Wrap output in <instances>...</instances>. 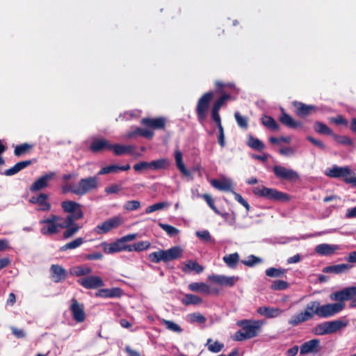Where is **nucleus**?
Instances as JSON below:
<instances>
[{
	"label": "nucleus",
	"mask_w": 356,
	"mask_h": 356,
	"mask_svg": "<svg viewBox=\"0 0 356 356\" xmlns=\"http://www.w3.org/2000/svg\"><path fill=\"white\" fill-rule=\"evenodd\" d=\"M356 295V286L346 287L330 295V298L335 303L321 305L320 318H329L341 312L345 308V301Z\"/></svg>",
	"instance_id": "obj_1"
},
{
	"label": "nucleus",
	"mask_w": 356,
	"mask_h": 356,
	"mask_svg": "<svg viewBox=\"0 0 356 356\" xmlns=\"http://www.w3.org/2000/svg\"><path fill=\"white\" fill-rule=\"evenodd\" d=\"M325 175L332 178H341L346 184L356 187V173L350 167H339L334 165L332 168L326 169Z\"/></svg>",
	"instance_id": "obj_2"
},
{
	"label": "nucleus",
	"mask_w": 356,
	"mask_h": 356,
	"mask_svg": "<svg viewBox=\"0 0 356 356\" xmlns=\"http://www.w3.org/2000/svg\"><path fill=\"white\" fill-rule=\"evenodd\" d=\"M182 252L183 250L180 246H173L168 250H159L150 253L148 255V259L154 264H159L161 261L167 263L180 258Z\"/></svg>",
	"instance_id": "obj_3"
},
{
	"label": "nucleus",
	"mask_w": 356,
	"mask_h": 356,
	"mask_svg": "<svg viewBox=\"0 0 356 356\" xmlns=\"http://www.w3.org/2000/svg\"><path fill=\"white\" fill-rule=\"evenodd\" d=\"M252 193L256 196L274 202H286L291 200L289 195L287 193L277 191L275 188H267L264 186L254 187Z\"/></svg>",
	"instance_id": "obj_4"
},
{
	"label": "nucleus",
	"mask_w": 356,
	"mask_h": 356,
	"mask_svg": "<svg viewBox=\"0 0 356 356\" xmlns=\"http://www.w3.org/2000/svg\"><path fill=\"white\" fill-rule=\"evenodd\" d=\"M348 321L338 319L332 321H326L317 324L312 330L315 335H327L337 332L342 328L347 327Z\"/></svg>",
	"instance_id": "obj_5"
},
{
	"label": "nucleus",
	"mask_w": 356,
	"mask_h": 356,
	"mask_svg": "<svg viewBox=\"0 0 356 356\" xmlns=\"http://www.w3.org/2000/svg\"><path fill=\"white\" fill-rule=\"evenodd\" d=\"M61 208L65 213H68L65 220L67 223L73 220H78L83 218V212L81 205L72 200H65L61 202Z\"/></svg>",
	"instance_id": "obj_6"
},
{
	"label": "nucleus",
	"mask_w": 356,
	"mask_h": 356,
	"mask_svg": "<svg viewBox=\"0 0 356 356\" xmlns=\"http://www.w3.org/2000/svg\"><path fill=\"white\" fill-rule=\"evenodd\" d=\"M213 97V92L211 91L204 93L197 101L195 112L197 120L203 124L207 115L210 103Z\"/></svg>",
	"instance_id": "obj_7"
},
{
	"label": "nucleus",
	"mask_w": 356,
	"mask_h": 356,
	"mask_svg": "<svg viewBox=\"0 0 356 356\" xmlns=\"http://www.w3.org/2000/svg\"><path fill=\"white\" fill-rule=\"evenodd\" d=\"M238 326L242 327L249 339L257 337L261 332L264 321L260 320L244 319L236 323Z\"/></svg>",
	"instance_id": "obj_8"
},
{
	"label": "nucleus",
	"mask_w": 356,
	"mask_h": 356,
	"mask_svg": "<svg viewBox=\"0 0 356 356\" xmlns=\"http://www.w3.org/2000/svg\"><path fill=\"white\" fill-rule=\"evenodd\" d=\"M99 179L96 176L82 178L79 180L74 194L82 196L98 188Z\"/></svg>",
	"instance_id": "obj_9"
},
{
	"label": "nucleus",
	"mask_w": 356,
	"mask_h": 356,
	"mask_svg": "<svg viewBox=\"0 0 356 356\" xmlns=\"http://www.w3.org/2000/svg\"><path fill=\"white\" fill-rule=\"evenodd\" d=\"M273 171L275 177L281 180L293 182L300 179V176L296 171L282 165H275L273 168Z\"/></svg>",
	"instance_id": "obj_10"
},
{
	"label": "nucleus",
	"mask_w": 356,
	"mask_h": 356,
	"mask_svg": "<svg viewBox=\"0 0 356 356\" xmlns=\"http://www.w3.org/2000/svg\"><path fill=\"white\" fill-rule=\"evenodd\" d=\"M122 224V218L119 216H115L99 224L95 227V232L98 234L108 233L113 229L118 228Z\"/></svg>",
	"instance_id": "obj_11"
},
{
	"label": "nucleus",
	"mask_w": 356,
	"mask_h": 356,
	"mask_svg": "<svg viewBox=\"0 0 356 356\" xmlns=\"http://www.w3.org/2000/svg\"><path fill=\"white\" fill-rule=\"evenodd\" d=\"M102 246L106 254H114L122 251L129 252V245L124 244L121 238L113 243H102Z\"/></svg>",
	"instance_id": "obj_12"
},
{
	"label": "nucleus",
	"mask_w": 356,
	"mask_h": 356,
	"mask_svg": "<svg viewBox=\"0 0 356 356\" xmlns=\"http://www.w3.org/2000/svg\"><path fill=\"white\" fill-rule=\"evenodd\" d=\"M77 282L87 289H96L104 286L102 277L94 275L80 278L77 280Z\"/></svg>",
	"instance_id": "obj_13"
},
{
	"label": "nucleus",
	"mask_w": 356,
	"mask_h": 356,
	"mask_svg": "<svg viewBox=\"0 0 356 356\" xmlns=\"http://www.w3.org/2000/svg\"><path fill=\"white\" fill-rule=\"evenodd\" d=\"M208 279L213 283L218 284L223 286L232 287L238 281V277L225 276L222 275H209Z\"/></svg>",
	"instance_id": "obj_14"
},
{
	"label": "nucleus",
	"mask_w": 356,
	"mask_h": 356,
	"mask_svg": "<svg viewBox=\"0 0 356 356\" xmlns=\"http://www.w3.org/2000/svg\"><path fill=\"white\" fill-rule=\"evenodd\" d=\"M55 177L56 172H50L40 177L31 184L30 191L31 192H36L47 188L49 186V182L54 179Z\"/></svg>",
	"instance_id": "obj_15"
},
{
	"label": "nucleus",
	"mask_w": 356,
	"mask_h": 356,
	"mask_svg": "<svg viewBox=\"0 0 356 356\" xmlns=\"http://www.w3.org/2000/svg\"><path fill=\"white\" fill-rule=\"evenodd\" d=\"M292 104L296 109V114L300 118L307 117L314 113H316L318 110L316 106L307 105L301 102L293 101Z\"/></svg>",
	"instance_id": "obj_16"
},
{
	"label": "nucleus",
	"mask_w": 356,
	"mask_h": 356,
	"mask_svg": "<svg viewBox=\"0 0 356 356\" xmlns=\"http://www.w3.org/2000/svg\"><path fill=\"white\" fill-rule=\"evenodd\" d=\"M70 310L75 321L77 323H82L85 321L86 314L84 311V306L83 304L79 303L74 298L72 300Z\"/></svg>",
	"instance_id": "obj_17"
},
{
	"label": "nucleus",
	"mask_w": 356,
	"mask_h": 356,
	"mask_svg": "<svg viewBox=\"0 0 356 356\" xmlns=\"http://www.w3.org/2000/svg\"><path fill=\"white\" fill-rule=\"evenodd\" d=\"M50 277L56 283L65 280L67 277V270L59 264H52L49 268Z\"/></svg>",
	"instance_id": "obj_18"
},
{
	"label": "nucleus",
	"mask_w": 356,
	"mask_h": 356,
	"mask_svg": "<svg viewBox=\"0 0 356 356\" xmlns=\"http://www.w3.org/2000/svg\"><path fill=\"white\" fill-rule=\"evenodd\" d=\"M111 143L105 138H95L92 140L89 149L93 153H98L103 151H110Z\"/></svg>",
	"instance_id": "obj_19"
},
{
	"label": "nucleus",
	"mask_w": 356,
	"mask_h": 356,
	"mask_svg": "<svg viewBox=\"0 0 356 356\" xmlns=\"http://www.w3.org/2000/svg\"><path fill=\"white\" fill-rule=\"evenodd\" d=\"M320 341L318 339H311L302 343L300 347V354L305 355L309 353H317L319 350Z\"/></svg>",
	"instance_id": "obj_20"
},
{
	"label": "nucleus",
	"mask_w": 356,
	"mask_h": 356,
	"mask_svg": "<svg viewBox=\"0 0 356 356\" xmlns=\"http://www.w3.org/2000/svg\"><path fill=\"white\" fill-rule=\"evenodd\" d=\"M49 195L45 193H40L38 196H32L29 202L31 204H38L40 206L39 211H47L51 209V204L47 202Z\"/></svg>",
	"instance_id": "obj_21"
},
{
	"label": "nucleus",
	"mask_w": 356,
	"mask_h": 356,
	"mask_svg": "<svg viewBox=\"0 0 356 356\" xmlns=\"http://www.w3.org/2000/svg\"><path fill=\"white\" fill-rule=\"evenodd\" d=\"M76 220H73L71 223H67V220H65L63 223L60 224V227L65 229L63 236L64 238H69L73 236L81 228L79 224L75 222Z\"/></svg>",
	"instance_id": "obj_22"
},
{
	"label": "nucleus",
	"mask_w": 356,
	"mask_h": 356,
	"mask_svg": "<svg viewBox=\"0 0 356 356\" xmlns=\"http://www.w3.org/2000/svg\"><path fill=\"white\" fill-rule=\"evenodd\" d=\"M141 122L143 125L153 129H163L166 120L163 117L156 118H145L142 120Z\"/></svg>",
	"instance_id": "obj_23"
},
{
	"label": "nucleus",
	"mask_w": 356,
	"mask_h": 356,
	"mask_svg": "<svg viewBox=\"0 0 356 356\" xmlns=\"http://www.w3.org/2000/svg\"><path fill=\"white\" fill-rule=\"evenodd\" d=\"M122 295V290L118 287L111 289H101L95 293L96 297L104 298H120Z\"/></svg>",
	"instance_id": "obj_24"
},
{
	"label": "nucleus",
	"mask_w": 356,
	"mask_h": 356,
	"mask_svg": "<svg viewBox=\"0 0 356 356\" xmlns=\"http://www.w3.org/2000/svg\"><path fill=\"white\" fill-rule=\"evenodd\" d=\"M281 115L279 118L280 122L286 127L291 129H296L302 127V123L300 121H296L292 117L286 113L283 108L281 109Z\"/></svg>",
	"instance_id": "obj_25"
},
{
	"label": "nucleus",
	"mask_w": 356,
	"mask_h": 356,
	"mask_svg": "<svg viewBox=\"0 0 356 356\" xmlns=\"http://www.w3.org/2000/svg\"><path fill=\"white\" fill-rule=\"evenodd\" d=\"M312 318L313 314L311 312H302L299 314L292 316L289 320V324L293 327H295L303 322L312 319Z\"/></svg>",
	"instance_id": "obj_26"
},
{
	"label": "nucleus",
	"mask_w": 356,
	"mask_h": 356,
	"mask_svg": "<svg viewBox=\"0 0 356 356\" xmlns=\"http://www.w3.org/2000/svg\"><path fill=\"white\" fill-rule=\"evenodd\" d=\"M35 161L33 160H26L17 163L12 168L7 169L4 171L3 175L6 176H13L17 173H18L22 170L27 168L31 165Z\"/></svg>",
	"instance_id": "obj_27"
},
{
	"label": "nucleus",
	"mask_w": 356,
	"mask_h": 356,
	"mask_svg": "<svg viewBox=\"0 0 356 356\" xmlns=\"http://www.w3.org/2000/svg\"><path fill=\"white\" fill-rule=\"evenodd\" d=\"M257 313L266 318H272L280 316L282 314V310L270 307H260L257 309Z\"/></svg>",
	"instance_id": "obj_28"
},
{
	"label": "nucleus",
	"mask_w": 356,
	"mask_h": 356,
	"mask_svg": "<svg viewBox=\"0 0 356 356\" xmlns=\"http://www.w3.org/2000/svg\"><path fill=\"white\" fill-rule=\"evenodd\" d=\"M339 249L336 245H330L327 243L319 244L315 248V252L322 256H330L334 253Z\"/></svg>",
	"instance_id": "obj_29"
},
{
	"label": "nucleus",
	"mask_w": 356,
	"mask_h": 356,
	"mask_svg": "<svg viewBox=\"0 0 356 356\" xmlns=\"http://www.w3.org/2000/svg\"><path fill=\"white\" fill-rule=\"evenodd\" d=\"M352 266L347 264H341L326 266L323 271L325 273L339 274L349 270Z\"/></svg>",
	"instance_id": "obj_30"
},
{
	"label": "nucleus",
	"mask_w": 356,
	"mask_h": 356,
	"mask_svg": "<svg viewBox=\"0 0 356 356\" xmlns=\"http://www.w3.org/2000/svg\"><path fill=\"white\" fill-rule=\"evenodd\" d=\"M42 225L40 228V233L44 236H52L59 232V225H54L51 223H40Z\"/></svg>",
	"instance_id": "obj_31"
},
{
	"label": "nucleus",
	"mask_w": 356,
	"mask_h": 356,
	"mask_svg": "<svg viewBox=\"0 0 356 356\" xmlns=\"http://www.w3.org/2000/svg\"><path fill=\"white\" fill-rule=\"evenodd\" d=\"M211 184L221 191H230L232 190V184L226 179H212Z\"/></svg>",
	"instance_id": "obj_32"
},
{
	"label": "nucleus",
	"mask_w": 356,
	"mask_h": 356,
	"mask_svg": "<svg viewBox=\"0 0 356 356\" xmlns=\"http://www.w3.org/2000/svg\"><path fill=\"white\" fill-rule=\"evenodd\" d=\"M182 270L185 273L193 270L196 273L199 274L204 270V267L200 265L196 261L188 260L185 263Z\"/></svg>",
	"instance_id": "obj_33"
},
{
	"label": "nucleus",
	"mask_w": 356,
	"mask_h": 356,
	"mask_svg": "<svg viewBox=\"0 0 356 356\" xmlns=\"http://www.w3.org/2000/svg\"><path fill=\"white\" fill-rule=\"evenodd\" d=\"M188 289L192 291H200L206 294L211 292L210 286L204 282H192L188 285Z\"/></svg>",
	"instance_id": "obj_34"
},
{
	"label": "nucleus",
	"mask_w": 356,
	"mask_h": 356,
	"mask_svg": "<svg viewBox=\"0 0 356 356\" xmlns=\"http://www.w3.org/2000/svg\"><path fill=\"white\" fill-rule=\"evenodd\" d=\"M223 261L230 268H236L239 261V254L237 252L227 254L222 258Z\"/></svg>",
	"instance_id": "obj_35"
},
{
	"label": "nucleus",
	"mask_w": 356,
	"mask_h": 356,
	"mask_svg": "<svg viewBox=\"0 0 356 356\" xmlns=\"http://www.w3.org/2000/svg\"><path fill=\"white\" fill-rule=\"evenodd\" d=\"M261 123L264 126L273 131H277L279 129V125L275 120L268 115H263L261 118Z\"/></svg>",
	"instance_id": "obj_36"
},
{
	"label": "nucleus",
	"mask_w": 356,
	"mask_h": 356,
	"mask_svg": "<svg viewBox=\"0 0 356 356\" xmlns=\"http://www.w3.org/2000/svg\"><path fill=\"white\" fill-rule=\"evenodd\" d=\"M132 150L131 146L123 145L120 144H111L110 151H113L116 156L122 155L131 152Z\"/></svg>",
	"instance_id": "obj_37"
},
{
	"label": "nucleus",
	"mask_w": 356,
	"mask_h": 356,
	"mask_svg": "<svg viewBox=\"0 0 356 356\" xmlns=\"http://www.w3.org/2000/svg\"><path fill=\"white\" fill-rule=\"evenodd\" d=\"M175 159L177 167L180 170V172L185 175H188L189 171L186 169V168L183 162V155H182V153L179 150L175 151Z\"/></svg>",
	"instance_id": "obj_38"
},
{
	"label": "nucleus",
	"mask_w": 356,
	"mask_h": 356,
	"mask_svg": "<svg viewBox=\"0 0 356 356\" xmlns=\"http://www.w3.org/2000/svg\"><path fill=\"white\" fill-rule=\"evenodd\" d=\"M150 245L151 243L148 241H138L132 245H129V252H141L147 250Z\"/></svg>",
	"instance_id": "obj_39"
},
{
	"label": "nucleus",
	"mask_w": 356,
	"mask_h": 356,
	"mask_svg": "<svg viewBox=\"0 0 356 356\" xmlns=\"http://www.w3.org/2000/svg\"><path fill=\"white\" fill-rule=\"evenodd\" d=\"M183 305L188 306L190 305H199L202 302V299L196 295L188 293L186 294L181 300Z\"/></svg>",
	"instance_id": "obj_40"
},
{
	"label": "nucleus",
	"mask_w": 356,
	"mask_h": 356,
	"mask_svg": "<svg viewBox=\"0 0 356 356\" xmlns=\"http://www.w3.org/2000/svg\"><path fill=\"white\" fill-rule=\"evenodd\" d=\"M314 130L320 134L324 135H330L333 136L334 134L332 130L328 127L326 124L321 122H316L314 125Z\"/></svg>",
	"instance_id": "obj_41"
},
{
	"label": "nucleus",
	"mask_w": 356,
	"mask_h": 356,
	"mask_svg": "<svg viewBox=\"0 0 356 356\" xmlns=\"http://www.w3.org/2000/svg\"><path fill=\"white\" fill-rule=\"evenodd\" d=\"M170 163L167 159L162 158L150 162V169L153 170H159L165 169Z\"/></svg>",
	"instance_id": "obj_42"
},
{
	"label": "nucleus",
	"mask_w": 356,
	"mask_h": 356,
	"mask_svg": "<svg viewBox=\"0 0 356 356\" xmlns=\"http://www.w3.org/2000/svg\"><path fill=\"white\" fill-rule=\"evenodd\" d=\"M320 312H321V303L319 301H311L309 303H307L305 310L304 312H311L313 314V316L314 314L317 315L318 317L320 316Z\"/></svg>",
	"instance_id": "obj_43"
},
{
	"label": "nucleus",
	"mask_w": 356,
	"mask_h": 356,
	"mask_svg": "<svg viewBox=\"0 0 356 356\" xmlns=\"http://www.w3.org/2000/svg\"><path fill=\"white\" fill-rule=\"evenodd\" d=\"M83 243H84V240H83V238H81V237L80 238H76L74 241H70V242L65 244L64 245L61 246L60 248V250L61 252H64V251H66L67 250L75 249V248L79 247Z\"/></svg>",
	"instance_id": "obj_44"
},
{
	"label": "nucleus",
	"mask_w": 356,
	"mask_h": 356,
	"mask_svg": "<svg viewBox=\"0 0 356 356\" xmlns=\"http://www.w3.org/2000/svg\"><path fill=\"white\" fill-rule=\"evenodd\" d=\"M33 148V145L29 143H22L17 145L14 149V154L16 156H21L28 153Z\"/></svg>",
	"instance_id": "obj_45"
},
{
	"label": "nucleus",
	"mask_w": 356,
	"mask_h": 356,
	"mask_svg": "<svg viewBox=\"0 0 356 356\" xmlns=\"http://www.w3.org/2000/svg\"><path fill=\"white\" fill-rule=\"evenodd\" d=\"M213 341L211 339H208L206 346H207L208 350L211 353H219L220 352L222 348H224V344L218 342V341H216L215 342L212 343Z\"/></svg>",
	"instance_id": "obj_46"
},
{
	"label": "nucleus",
	"mask_w": 356,
	"mask_h": 356,
	"mask_svg": "<svg viewBox=\"0 0 356 356\" xmlns=\"http://www.w3.org/2000/svg\"><path fill=\"white\" fill-rule=\"evenodd\" d=\"M248 145L253 149L261 151L264 148V144L258 138L250 136Z\"/></svg>",
	"instance_id": "obj_47"
},
{
	"label": "nucleus",
	"mask_w": 356,
	"mask_h": 356,
	"mask_svg": "<svg viewBox=\"0 0 356 356\" xmlns=\"http://www.w3.org/2000/svg\"><path fill=\"white\" fill-rule=\"evenodd\" d=\"M169 206H170V203L168 202H157V203H155L154 204H152V205L147 207L145 209V213H150L154 212L156 211H159V210H161L165 208H167Z\"/></svg>",
	"instance_id": "obj_48"
},
{
	"label": "nucleus",
	"mask_w": 356,
	"mask_h": 356,
	"mask_svg": "<svg viewBox=\"0 0 356 356\" xmlns=\"http://www.w3.org/2000/svg\"><path fill=\"white\" fill-rule=\"evenodd\" d=\"M158 225L170 237L176 236L179 232V230L177 228L170 225L165 224L163 222H159Z\"/></svg>",
	"instance_id": "obj_49"
},
{
	"label": "nucleus",
	"mask_w": 356,
	"mask_h": 356,
	"mask_svg": "<svg viewBox=\"0 0 356 356\" xmlns=\"http://www.w3.org/2000/svg\"><path fill=\"white\" fill-rule=\"evenodd\" d=\"M161 323L162 325H163L165 327L166 329H168L170 331H172L175 332H178V333H179L182 331L181 327L179 325H177V323H175L171 321L163 318L161 321Z\"/></svg>",
	"instance_id": "obj_50"
},
{
	"label": "nucleus",
	"mask_w": 356,
	"mask_h": 356,
	"mask_svg": "<svg viewBox=\"0 0 356 356\" xmlns=\"http://www.w3.org/2000/svg\"><path fill=\"white\" fill-rule=\"evenodd\" d=\"M92 273V268L88 266H78L73 268L72 273L76 276H83Z\"/></svg>",
	"instance_id": "obj_51"
},
{
	"label": "nucleus",
	"mask_w": 356,
	"mask_h": 356,
	"mask_svg": "<svg viewBox=\"0 0 356 356\" xmlns=\"http://www.w3.org/2000/svg\"><path fill=\"white\" fill-rule=\"evenodd\" d=\"M265 273L268 277H280L284 275V273H286V270L282 268H276L271 267L266 269Z\"/></svg>",
	"instance_id": "obj_52"
},
{
	"label": "nucleus",
	"mask_w": 356,
	"mask_h": 356,
	"mask_svg": "<svg viewBox=\"0 0 356 356\" xmlns=\"http://www.w3.org/2000/svg\"><path fill=\"white\" fill-rule=\"evenodd\" d=\"M289 286V284L287 282L277 280L272 283L270 289L273 291H282L286 289Z\"/></svg>",
	"instance_id": "obj_53"
},
{
	"label": "nucleus",
	"mask_w": 356,
	"mask_h": 356,
	"mask_svg": "<svg viewBox=\"0 0 356 356\" xmlns=\"http://www.w3.org/2000/svg\"><path fill=\"white\" fill-rule=\"evenodd\" d=\"M215 213L217 215L225 219V220L229 223V225H234V223L236 222L235 214H234V213L229 214V213H227V212L222 213V212H220L218 209L215 211Z\"/></svg>",
	"instance_id": "obj_54"
},
{
	"label": "nucleus",
	"mask_w": 356,
	"mask_h": 356,
	"mask_svg": "<svg viewBox=\"0 0 356 356\" xmlns=\"http://www.w3.org/2000/svg\"><path fill=\"white\" fill-rule=\"evenodd\" d=\"M196 236L201 240L204 241L207 243H214L215 241L211 236L208 230L197 231L196 232Z\"/></svg>",
	"instance_id": "obj_55"
},
{
	"label": "nucleus",
	"mask_w": 356,
	"mask_h": 356,
	"mask_svg": "<svg viewBox=\"0 0 356 356\" xmlns=\"http://www.w3.org/2000/svg\"><path fill=\"white\" fill-rule=\"evenodd\" d=\"M261 261H262V260L261 258H259L254 254H250V256H248L247 260H243L241 262L245 266H247L249 267H252L257 264L261 263Z\"/></svg>",
	"instance_id": "obj_56"
},
{
	"label": "nucleus",
	"mask_w": 356,
	"mask_h": 356,
	"mask_svg": "<svg viewBox=\"0 0 356 356\" xmlns=\"http://www.w3.org/2000/svg\"><path fill=\"white\" fill-rule=\"evenodd\" d=\"M188 318L191 323H198L200 324H204L207 321L206 318L199 312L189 314Z\"/></svg>",
	"instance_id": "obj_57"
},
{
	"label": "nucleus",
	"mask_w": 356,
	"mask_h": 356,
	"mask_svg": "<svg viewBox=\"0 0 356 356\" xmlns=\"http://www.w3.org/2000/svg\"><path fill=\"white\" fill-rule=\"evenodd\" d=\"M119 171L118 165H110L101 168L97 172V175H103L109 173H114Z\"/></svg>",
	"instance_id": "obj_58"
},
{
	"label": "nucleus",
	"mask_w": 356,
	"mask_h": 356,
	"mask_svg": "<svg viewBox=\"0 0 356 356\" xmlns=\"http://www.w3.org/2000/svg\"><path fill=\"white\" fill-rule=\"evenodd\" d=\"M332 137L334 139V140H336L339 144L344 145H348V146L353 145L352 140L348 136H340V135L334 134Z\"/></svg>",
	"instance_id": "obj_59"
},
{
	"label": "nucleus",
	"mask_w": 356,
	"mask_h": 356,
	"mask_svg": "<svg viewBox=\"0 0 356 356\" xmlns=\"http://www.w3.org/2000/svg\"><path fill=\"white\" fill-rule=\"evenodd\" d=\"M231 98V96L228 94H223L221 95L213 104L212 108L219 110L222 106V105L225 104V102L229 99Z\"/></svg>",
	"instance_id": "obj_60"
},
{
	"label": "nucleus",
	"mask_w": 356,
	"mask_h": 356,
	"mask_svg": "<svg viewBox=\"0 0 356 356\" xmlns=\"http://www.w3.org/2000/svg\"><path fill=\"white\" fill-rule=\"evenodd\" d=\"M123 207L127 211H135L140 207V202L138 200L127 201Z\"/></svg>",
	"instance_id": "obj_61"
},
{
	"label": "nucleus",
	"mask_w": 356,
	"mask_h": 356,
	"mask_svg": "<svg viewBox=\"0 0 356 356\" xmlns=\"http://www.w3.org/2000/svg\"><path fill=\"white\" fill-rule=\"evenodd\" d=\"M234 118L238 125L243 128L247 129L248 127V118L246 117L242 116L238 112H236L234 113Z\"/></svg>",
	"instance_id": "obj_62"
},
{
	"label": "nucleus",
	"mask_w": 356,
	"mask_h": 356,
	"mask_svg": "<svg viewBox=\"0 0 356 356\" xmlns=\"http://www.w3.org/2000/svg\"><path fill=\"white\" fill-rule=\"evenodd\" d=\"M103 257H104V255L99 252L86 254L84 255V259L88 260V261L102 260L103 259Z\"/></svg>",
	"instance_id": "obj_63"
},
{
	"label": "nucleus",
	"mask_w": 356,
	"mask_h": 356,
	"mask_svg": "<svg viewBox=\"0 0 356 356\" xmlns=\"http://www.w3.org/2000/svg\"><path fill=\"white\" fill-rule=\"evenodd\" d=\"M201 197L206 201L209 207L215 212L217 207L215 206L213 197L207 193L202 194Z\"/></svg>",
	"instance_id": "obj_64"
}]
</instances>
